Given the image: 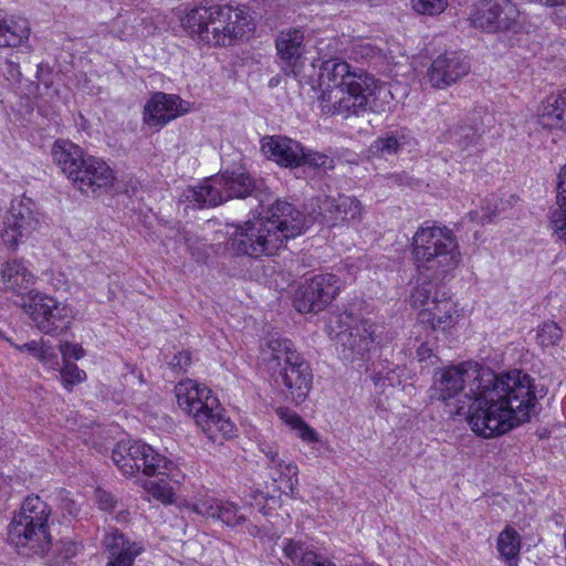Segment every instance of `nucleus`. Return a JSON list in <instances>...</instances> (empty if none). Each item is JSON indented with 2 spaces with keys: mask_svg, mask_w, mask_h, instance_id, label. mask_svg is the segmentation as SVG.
Segmentation results:
<instances>
[{
  "mask_svg": "<svg viewBox=\"0 0 566 566\" xmlns=\"http://www.w3.org/2000/svg\"><path fill=\"white\" fill-rule=\"evenodd\" d=\"M410 298L412 306L420 310H426L441 301L438 298L437 285H416Z\"/></svg>",
  "mask_w": 566,
  "mask_h": 566,
  "instance_id": "35",
  "label": "nucleus"
},
{
  "mask_svg": "<svg viewBox=\"0 0 566 566\" xmlns=\"http://www.w3.org/2000/svg\"><path fill=\"white\" fill-rule=\"evenodd\" d=\"M447 0H412V8L420 14L434 15L444 11Z\"/></svg>",
  "mask_w": 566,
  "mask_h": 566,
  "instance_id": "42",
  "label": "nucleus"
},
{
  "mask_svg": "<svg viewBox=\"0 0 566 566\" xmlns=\"http://www.w3.org/2000/svg\"><path fill=\"white\" fill-rule=\"evenodd\" d=\"M518 10L511 0H482L471 12L470 22L485 32H506L517 24Z\"/></svg>",
  "mask_w": 566,
  "mask_h": 566,
  "instance_id": "13",
  "label": "nucleus"
},
{
  "mask_svg": "<svg viewBox=\"0 0 566 566\" xmlns=\"http://www.w3.org/2000/svg\"><path fill=\"white\" fill-rule=\"evenodd\" d=\"M551 223L558 239L566 245V208L554 210L551 217Z\"/></svg>",
  "mask_w": 566,
  "mask_h": 566,
  "instance_id": "46",
  "label": "nucleus"
},
{
  "mask_svg": "<svg viewBox=\"0 0 566 566\" xmlns=\"http://www.w3.org/2000/svg\"><path fill=\"white\" fill-rule=\"evenodd\" d=\"M302 166H310L318 170H332L334 168V159L329 156L312 150L304 149V159H302Z\"/></svg>",
  "mask_w": 566,
  "mask_h": 566,
  "instance_id": "39",
  "label": "nucleus"
},
{
  "mask_svg": "<svg viewBox=\"0 0 566 566\" xmlns=\"http://www.w3.org/2000/svg\"><path fill=\"white\" fill-rule=\"evenodd\" d=\"M321 86H326L319 96L322 112L344 117L358 116L366 111L381 112L378 99L385 101L390 91L365 71H355L340 60H328L322 64Z\"/></svg>",
  "mask_w": 566,
  "mask_h": 566,
  "instance_id": "2",
  "label": "nucleus"
},
{
  "mask_svg": "<svg viewBox=\"0 0 566 566\" xmlns=\"http://www.w3.org/2000/svg\"><path fill=\"white\" fill-rule=\"evenodd\" d=\"M30 36L29 23L23 18L0 17V48H17Z\"/></svg>",
  "mask_w": 566,
  "mask_h": 566,
  "instance_id": "26",
  "label": "nucleus"
},
{
  "mask_svg": "<svg viewBox=\"0 0 566 566\" xmlns=\"http://www.w3.org/2000/svg\"><path fill=\"white\" fill-rule=\"evenodd\" d=\"M497 214V207L494 210H488L481 218L482 223L491 222L493 217Z\"/></svg>",
  "mask_w": 566,
  "mask_h": 566,
  "instance_id": "56",
  "label": "nucleus"
},
{
  "mask_svg": "<svg viewBox=\"0 0 566 566\" xmlns=\"http://www.w3.org/2000/svg\"><path fill=\"white\" fill-rule=\"evenodd\" d=\"M450 139L461 153L471 156L479 151V129L473 125H460L450 132Z\"/></svg>",
  "mask_w": 566,
  "mask_h": 566,
  "instance_id": "30",
  "label": "nucleus"
},
{
  "mask_svg": "<svg viewBox=\"0 0 566 566\" xmlns=\"http://www.w3.org/2000/svg\"><path fill=\"white\" fill-rule=\"evenodd\" d=\"M190 353L187 350H181L176 353L168 364L174 371L185 373L190 365Z\"/></svg>",
  "mask_w": 566,
  "mask_h": 566,
  "instance_id": "48",
  "label": "nucleus"
},
{
  "mask_svg": "<svg viewBox=\"0 0 566 566\" xmlns=\"http://www.w3.org/2000/svg\"><path fill=\"white\" fill-rule=\"evenodd\" d=\"M434 397L441 401L459 394L472 399L468 410L471 429L483 438L504 434L530 421L535 394L532 379L521 370L496 375L489 367L468 360L436 376Z\"/></svg>",
  "mask_w": 566,
  "mask_h": 566,
  "instance_id": "1",
  "label": "nucleus"
},
{
  "mask_svg": "<svg viewBox=\"0 0 566 566\" xmlns=\"http://www.w3.org/2000/svg\"><path fill=\"white\" fill-rule=\"evenodd\" d=\"M52 157L73 186L83 193H95L113 185L115 177L109 166L85 154L70 140L57 139L52 147Z\"/></svg>",
  "mask_w": 566,
  "mask_h": 566,
  "instance_id": "8",
  "label": "nucleus"
},
{
  "mask_svg": "<svg viewBox=\"0 0 566 566\" xmlns=\"http://www.w3.org/2000/svg\"><path fill=\"white\" fill-rule=\"evenodd\" d=\"M539 124L549 129L566 132V88L546 98L539 114Z\"/></svg>",
  "mask_w": 566,
  "mask_h": 566,
  "instance_id": "24",
  "label": "nucleus"
},
{
  "mask_svg": "<svg viewBox=\"0 0 566 566\" xmlns=\"http://www.w3.org/2000/svg\"><path fill=\"white\" fill-rule=\"evenodd\" d=\"M222 501L214 497H202L192 505L193 512L206 517L217 518Z\"/></svg>",
  "mask_w": 566,
  "mask_h": 566,
  "instance_id": "41",
  "label": "nucleus"
},
{
  "mask_svg": "<svg viewBox=\"0 0 566 566\" xmlns=\"http://www.w3.org/2000/svg\"><path fill=\"white\" fill-rule=\"evenodd\" d=\"M40 227V213L35 202L28 197L15 198L11 201L0 235L8 247H17L23 238L30 237Z\"/></svg>",
  "mask_w": 566,
  "mask_h": 566,
  "instance_id": "12",
  "label": "nucleus"
},
{
  "mask_svg": "<svg viewBox=\"0 0 566 566\" xmlns=\"http://www.w3.org/2000/svg\"><path fill=\"white\" fill-rule=\"evenodd\" d=\"M279 413L283 422L295 430L304 442L314 443L318 441L317 432L307 426L297 413L290 410H281Z\"/></svg>",
  "mask_w": 566,
  "mask_h": 566,
  "instance_id": "31",
  "label": "nucleus"
},
{
  "mask_svg": "<svg viewBox=\"0 0 566 566\" xmlns=\"http://www.w3.org/2000/svg\"><path fill=\"white\" fill-rule=\"evenodd\" d=\"M262 153L283 167H301L304 159L303 146L291 138L270 136L262 139Z\"/></svg>",
  "mask_w": 566,
  "mask_h": 566,
  "instance_id": "19",
  "label": "nucleus"
},
{
  "mask_svg": "<svg viewBox=\"0 0 566 566\" xmlns=\"http://www.w3.org/2000/svg\"><path fill=\"white\" fill-rule=\"evenodd\" d=\"M284 555L293 563L298 562L303 566V556L310 551L305 549L303 544L292 539H286L283 546Z\"/></svg>",
  "mask_w": 566,
  "mask_h": 566,
  "instance_id": "45",
  "label": "nucleus"
},
{
  "mask_svg": "<svg viewBox=\"0 0 566 566\" xmlns=\"http://www.w3.org/2000/svg\"><path fill=\"white\" fill-rule=\"evenodd\" d=\"M186 112L179 96L157 92L145 104L143 119L149 126L163 127Z\"/></svg>",
  "mask_w": 566,
  "mask_h": 566,
  "instance_id": "18",
  "label": "nucleus"
},
{
  "mask_svg": "<svg viewBox=\"0 0 566 566\" xmlns=\"http://www.w3.org/2000/svg\"><path fill=\"white\" fill-rule=\"evenodd\" d=\"M59 349L62 354L64 363L70 361L69 360L70 358H74V359L78 360L82 357H84V354H85V352L81 345L73 344L70 342L61 343L59 346Z\"/></svg>",
  "mask_w": 566,
  "mask_h": 566,
  "instance_id": "47",
  "label": "nucleus"
},
{
  "mask_svg": "<svg viewBox=\"0 0 566 566\" xmlns=\"http://www.w3.org/2000/svg\"><path fill=\"white\" fill-rule=\"evenodd\" d=\"M452 302L448 298H441L433 306L426 310H420L418 319L421 324L429 326L433 331H447L454 326L457 316Z\"/></svg>",
  "mask_w": 566,
  "mask_h": 566,
  "instance_id": "23",
  "label": "nucleus"
},
{
  "mask_svg": "<svg viewBox=\"0 0 566 566\" xmlns=\"http://www.w3.org/2000/svg\"><path fill=\"white\" fill-rule=\"evenodd\" d=\"M175 390L178 406L193 418L210 440L217 441L218 433L223 438L233 436V422L224 417L218 398L209 388L187 379L180 381Z\"/></svg>",
  "mask_w": 566,
  "mask_h": 566,
  "instance_id": "9",
  "label": "nucleus"
},
{
  "mask_svg": "<svg viewBox=\"0 0 566 566\" xmlns=\"http://www.w3.org/2000/svg\"><path fill=\"white\" fill-rule=\"evenodd\" d=\"M335 285H300L294 294V306L300 313L323 311L336 296Z\"/></svg>",
  "mask_w": 566,
  "mask_h": 566,
  "instance_id": "21",
  "label": "nucleus"
},
{
  "mask_svg": "<svg viewBox=\"0 0 566 566\" xmlns=\"http://www.w3.org/2000/svg\"><path fill=\"white\" fill-rule=\"evenodd\" d=\"M80 551V546L71 541H62L55 545H51L49 552L44 556L49 557L52 566H63L70 558L74 557Z\"/></svg>",
  "mask_w": 566,
  "mask_h": 566,
  "instance_id": "32",
  "label": "nucleus"
},
{
  "mask_svg": "<svg viewBox=\"0 0 566 566\" xmlns=\"http://www.w3.org/2000/svg\"><path fill=\"white\" fill-rule=\"evenodd\" d=\"M46 368L52 370H59L61 367L59 355L55 349L48 345L45 342H42V346L36 357Z\"/></svg>",
  "mask_w": 566,
  "mask_h": 566,
  "instance_id": "44",
  "label": "nucleus"
},
{
  "mask_svg": "<svg viewBox=\"0 0 566 566\" xmlns=\"http://www.w3.org/2000/svg\"><path fill=\"white\" fill-rule=\"evenodd\" d=\"M416 357L420 363L433 365L436 355L433 353V348L428 343H422L416 352Z\"/></svg>",
  "mask_w": 566,
  "mask_h": 566,
  "instance_id": "52",
  "label": "nucleus"
},
{
  "mask_svg": "<svg viewBox=\"0 0 566 566\" xmlns=\"http://www.w3.org/2000/svg\"><path fill=\"white\" fill-rule=\"evenodd\" d=\"M557 209L566 208V165L563 166L557 176Z\"/></svg>",
  "mask_w": 566,
  "mask_h": 566,
  "instance_id": "49",
  "label": "nucleus"
},
{
  "mask_svg": "<svg viewBox=\"0 0 566 566\" xmlns=\"http://www.w3.org/2000/svg\"><path fill=\"white\" fill-rule=\"evenodd\" d=\"M562 336L560 327L555 322L548 321L538 327L536 338L542 347H553L559 343Z\"/></svg>",
  "mask_w": 566,
  "mask_h": 566,
  "instance_id": "36",
  "label": "nucleus"
},
{
  "mask_svg": "<svg viewBox=\"0 0 566 566\" xmlns=\"http://www.w3.org/2000/svg\"><path fill=\"white\" fill-rule=\"evenodd\" d=\"M263 181L254 179L244 170L226 171L188 187L180 196L187 208L203 209L217 207L232 198L255 197L263 207Z\"/></svg>",
  "mask_w": 566,
  "mask_h": 566,
  "instance_id": "7",
  "label": "nucleus"
},
{
  "mask_svg": "<svg viewBox=\"0 0 566 566\" xmlns=\"http://www.w3.org/2000/svg\"><path fill=\"white\" fill-rule=\"evenodd\" d=\"M262 359L285 398L296 405L307 398L313 384L310 363L290 339L271 337L262 348Z\"/></svg>",
  "mask_w": 566,
  "mask_h": 566,
  "instance_id": "5",
  "label": "nucleus"
},
{
  "mask_svg": "<svg viewBox=\"0 0 566 566\" xmlns=\"http://www.w3.org/2000/svg\"><path fill=\"white\" fill-rule=\"evenodd\" d=\"M144 18L138 19L136 17H134L133 19H130V17H127L125 20H120V18H118L114 21V27L118 24H124L125 28L119 30H113L114 35L119 38L120 40H129L134 36L143 35L144 31L139 30V25L142 22H144Z\"/></svg>",
  "mask_w": 566,
  "mask_h": 566,
  "instance_id": "38",
  "label": "nucleus"
},
{
  "mask_svg": "<svg viewBox=\"0 0 566 566\" xmlns=\"http://www.w3.org/2000/svg\"><path fill=\"white\" fill-rule=\"evenodd\" d=\"M7 340L11 344V346H13L19 352H28V353H31L35 357H38V354L40 352V348H41L42 342H43V340H40V342L31 340L23 345H17V344H13L10 339H7Z\"/></svg>",
  "mask_w": 566,
  "mask_h": 566,
  "instance_id": "54",
  "label": "nucleus"
},
{
  "mask_svg": "<svg viewBox=\"0 0 566 566\" xmlns=\"http://www.w3.org/2000/svg\"><path fill=\"white\" fill-rule=\"evenodd\" d=\"M146 443L142 441L122 440L112 451V460L126 476H135L140 471V459Z\"/></svg>",
  "mask_w": 566,
  "mask_h": 566,
  "instance_id": "22",
  "label": "nucleus"
},
{
  "mask_svg": "<svg viewBox=\"0 0 566 566\" xmlns=\"http://www.w3.org/2000/svg\"><path fill=\"white\" fill-rule=\"evenodd\" d=\"M146 448L148 450H144L143 454H140V471L147 476L175 478L176 464L154 450L151 446L146 443Z\"/></svg>",
  "mask_w": 566,
  "mask_h": 566,
  "instance_id": "27",
  "label": "nucleus"
},
{
  "mask_svg": "<svg viewBox=\"0 0 566 566\" xmlns=\"http://www.w3.org/2000/svg\"><path fill=\"white\" fill-rule=\"evenodd\" d=\"M334 276L329 273H326V274H319V275H313L311 277H307L305 279V283H317V284H321V283H335V281H333Z\"/></svg>",
  "mask_w": 566,
  "mask_h": 566,
  "instance_id": "55",
  "label": "nucleus"
},
{
  "mask_svg": "<svg viewBox=\"0 0 566 566\" xmlns=\"http://www.w3.org/2000/svg\"><path fill=\"white\" fill-rule=\"evenodd\" d=\"M260 449L269 460L270 468L277 470L280 479L285 482V489L293 495L298 484L297 465L292 461L286 462L282 459L276 446L261 444Z\"/></svg>",
  "mask_w": 566,
  "mask_h": 566,
  "instance_id": "25",
  "label": "nucleus"
},
{
  "mask_svg": "<svg viewBox=\"0 0 566 566\" xmlns=\"http://www.w3.org/2000/svg\"><path fill=\"white\" fill-rule=\"evenodd\" d=\"M412 254L420 273L443 280L454 271L462 255L458 240L447 227H420L412 238Z\"/></svg>",
  "mask_w": 566,
  "mask_h": 566,
  "instance_id": "6",
  "label": "nucleus"
},
{
  "mask_svg": "<svg viewBox=\"0 0 566 566\" xmlns=\"http://www.w3.org/2000/svg\"><path fill=\"white\" fill-rule=\"evenodd\" d=\"M20 305L25 308L36 328L48 335L56 336L66 332L74 318L70 305L36 290L22 295Z\"/></svg>",
  "mask_w": 566,
  "mask_h": 566,
  "instance_id": "11",
  "label": "nucleus"
},
{
  "mask_svg": "<svg viewBox=\"0 0 566 566\" xmlns=\"http://www.w3.org/2000/svg\"><path fill=\"white\" fill-rule=\"evenodd\" d=\"M496 548L500 557L506 562L509 566H518L521 536L514 528L506 526L500 533Z\"/></svg>",
  "mask_w": 566,
  "mask_h": 566,
  "instance_id": "28",
  "label": "nucleus"
},
{
  "mask_svg": "<svg viewBox=\"0 0 566 566\" xmlns=\"http://www.w3.org/2000/svg\"><path fill=\"white\" fill-rule=\"evenodd\" d=\"M470 72V64L458 52H446L437 56L427 72L432 87L446 88Z\"/></svg>",
  "mask_w": 566,
  "mask_h": 566,
  "instance_id": "16",
  "label": "nucleus"
},
{
  "mask_svg": "<svg viewBox=\"0 0 566 566\" xmlns=\"http://www.w3.org/2000/svg\"><path fill=\"white\" fill-rule=\"evenodd\" d=\"M50 515L51 510L49 505L39 496H28L23 501L20 511L14 514L17 517H25L29 523H33L36 526H49Z\"/></svg>",
  "mask_w": 566,
  "mask_h": 566,
  "instance_id": "29",
  "label": "nucleus"
},
{
  "mask_svg": "<svg viewBox=\"0 0 566 566\" xmlns=\"http://www.w3.org/2000/svg\"><path fill=\"white\" fill-rule=\"evenodd\" d=\"M275 48L282 71L286 75H297L302 67L301 60L306 52L304 30L287 28L279 32Z\"/></svg>",
  "mask_w": 566,
  "mask_h": 566,
  "instance_id": "15",
  "label": "nucleus"
},
{
  "mask_svg": "<svg viewBox=\"0 0 566 566\" xmlns=\"http://www.w3.org/2000/svg\"><path fill=\"white\" fill-rule=\"evenodd\" d=\"M303 566H336L334 562L315 552H308L303 556Z\"/></svg>",
  "mask_w": 566,
  "mask_h": 566,
  "instance_id": "50",
  "label": "nucleus"
},
{
  "mask_svg": "<svg viewBox=\"0 0 566 566\" xmlns=\"http://www.w3.org/2000/svg\"><path fill=\"white\" fill-rule=\"evenodd\" d=\"M325 329L345 359L361 357L374 343L371 324L348 312L331 314Z\"/></svg>",
  "mask_w": 566,
  "mask_h": 566,
  "instance_id": "10",
  "label": "nucleus"
},
{
  "mask_svg": "<svg viewBox=\"0 0 566 566\" xmlns=\"http://www.w3.org/2000/svg\"><path fill=\"white\" fill-rule=\"evenodd\" d=\"M400 146L401 144L399 143L397 137H395L394 135H387L385 137L377 138L371 147L376 153H379L381 156H388L396 154L399 150Z\"/></svg>",
  "mask_w": 566,
  "mask_h": 566,
  "instance_id": "43",
  "label": "nucleus"
},
{
  "mask_svg": "<svg viewBox=\"0 0 566 566\" xmlns=\"http://www.w3.org/2000/svg\"><path fill=\"white\" fill-rule=\"evenodd\" d=\"M181 27L198 44L229 46L243 38L251 28V17L244 8L228 4H201L190 9Z\"/></svg>",
  "mask_w": 566,
  "mask_h": 566,
  "instance_id": "4",
  "label": "nucleus"
},
{
  "mask_svg": "<svg viewBox=\"0 0 566 566\" xmlns=\"http://www.w3.org/2000/svg\"><path fill=\"white\" fill-rule=\"evenodd\" d=\"M96 500H97L99 509H102L104 511H109V510L114 509L116 505V502H117L115 496L112 493L104 491V490L96 491Z\"/></svg>",
  "mask_w": 566,
  "mask_h": 566,
  "instance_id": "51",
  "label": "nucleus"
},
{
  "mask_svg": "<svg viewBox=\"0 0 566 566\" xmlns=\"http://www.w3.org/2000/svg\"><path fill=\"white\" fill-rule=\"evenodd\" d=\"M318 202L319 213L332 226L359 219L361 214V205L355 197L339 196L338 198H332L324 196L318 199Z\"/></svg>",
  "mask_w": 566,
  "mask_h": 566,
  "instance_id": "20",
  "label": "nucleus"
},
{
  "mask_svg": "<svg viewBox=\"0 0 566 566\" xmlns=\"http://www.w3.org/2000/svg\"><path fill=\"white\" fill-rule=\"evenodd\" d=\"M218 520L230 527L241 525L245 522V516L239 513V509L231 502H222Z\"/></svg>",
  "mask_w": 566,
  "mask_h": 566,
  "instance_id": "40",
  "label": "nucleus"
},
{
  "mask_svg": "<svg viewBox=\"0 0 566 566\" xmlns=\"http://www.w3.org/2000/svg\"><path fill=\"white\" fill-rule=\"evenodd\" d=\"M8 541L24 555L44 557L51 546L49 526H36L29 523L25 517L13 516L8 526Z\"/></svg>",
  "mask_w": 566,
  "mask_h": 566,
  "instance_id": "14",
  "label": "nucleus"
},
{
  "mask_svg": "<svg viewBox=\"0 0 566 566\" xmlns=\"http://www.w3.org/2000/svg\"><path fill=\"white\" fill-rule=\"evenodd\" d=\"M6 70H4V76L9 82L12 83H19L21 80V71L18 63H14L11 60L6 61Z\"/></svg>",
  "mask_w": 566,
  "mask_h": 566,
  "instance_id": "53",
  "label": "nucleus"
},
{
  "mask_svg": "<svg viewBox=\"0 0 566 566\" xmlns=\"http://www.w3.org/2000/svg\"><path fill=\"white\" fill-rule=\"evenodd\" d=\"M106 566H133L135 559L144 551L140 542H136L115 530L103 538Z\"/></svg>",
  "mask_w": 566,
  "mask_h": 566,
  "instance_id": "17",
  "label": "nucleus"
},
{
  "mask_svg": "<svg viewBox=\"0 0 566 566\" xmlns=\"http://www.w3.org/2000/svg\"><path fill=\"white\" fill-rule=\"evenodd\" d=\"M3 281L9 283H29L34 279L32 272L24 262L19 260L8 261L1 269Z\"/></svg>",
  "mask_w": 566,
  "mask_h": 566,
  "instance_id": "33",
  "label": "nucleus"
},
{
  "mask_svg": "<svg viewBox=\"0 0 566 566\" xmlns=\"http://www.w3.org/2000/svg\"><path fill=\"white\" fill-rule=\"evenodd\" d=\"M166 478L160 476L158 480H146L143 486L154 499L164 504H170L174 501L175 494Z\"/></svg>",
  "mask_w": 566,
  "mask_h": 566,
  "instance_id": "34",
  "label": "nucleus"
},
{
  "mask_svg": "<svg viewBox=\"0 0 566 566\" xmlns=\"http://www.w3.org/2000/svg\"><path fill=\"white\" fill-rule=\"evenodd\" d=\"M60 378L66 390H72L73 386L83 382L86 379L84 370L80 369L74 363L66 361L60 367Z\"/></svg>",
  "mask_w": 566,
  "mask_h": 566,
  "instance_id": "37",
  "label": "nucleus"
},
{
  "mask_svg": "<svg viewBox=\"0 0 566 566\" xmlns=\"http://www.w3.org/2000/svg\"><path fill=\"white\" fill-rule=\"evenodd\" d=\"M304 228L305 219L300 211L286 201L275 200L259 218L235 228L230 248L235 254L252 258L273 255Z\"/></svg>",
  "mask_w": 566,
  "mask_h": 566,
  "instance_id": "3",
  "label": "nucleus"
}]
</instances>
